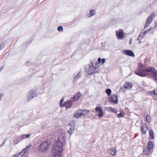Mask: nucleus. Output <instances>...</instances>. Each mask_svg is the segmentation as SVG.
Returning <instances> with one entry per match:
<instances>
[{"label": "nucleus", "mask_w": 157, "mask_h": 157, "mask_svg": "<svg viewBox=\"0 0 157 157\" xmlns=\"http://www.w3.org/2000/svg\"><path fill=\"white\" fill-rule=\"evenodd\" d=\"M25 138H30V135L29 134H24Z\"/></svg>", "instance_id": "nucleus-38"}, {"label": "nucleus", "mask_w": 157, "mask_h": 157, "mask_svg": "<svg viewBox=\"0 0 157 157\" xmlns=\"http://www.w3.org/2000/svg\"><path fill=\"white\" fill-rule=\"evenodd\" d=\"M151 67L146 68L141 63L139 66L138 70L135 71L136 74L141 77H145L147 75H149Z\"/></svg>", "instance_id": "nucleus-1"}, {"label": "nucleus", "mask_w": 157, "mask_h": 157, "mask_svg": "<svg viewBox=\"0 0 157 157\" xmlns=\"http://www.w3.org/2000/svg\"><path fill=\"white\" fill-rule=\"evenodd\" d=\"M63 98L60 101L59 105H60L61 107L64 106L66 105L65 108L66 109L70 108L72 106L73 104V101H71V99L70 100H67V102H64V103H63Z\"/></svg>", "instance_id": "nucleus-5"}, {"label": "nucleus", "mask_w": 157, "mask_h": 157, "mask_svg": "<svg viewBox=\"0 0 157 157\" xmlns=\"http://www.w3.org/2000/svg\"><path fill=\"white\" fill-rule=\"evenodd\" d=\"M12 156L13 157H17V155H13Z\"/></svg>", "instance_id": "nucleus-49"}, {"label": "nucleus", "mask_w": 157, "mask_h": 157, "mask_svg": "<svg viewBox=\"0 0 157 157\" xmlns=\"http://www.w3.org/2000/svg\"><path fill=\"white\" fill-rule=\"evenodd\" d=\"M67 132L69 134H71L73 133L74 131L75 127L74 125H71V124H70L67 126Z\"/></svg>", "instance_id": "nucleus-13"}, {"label": "nucleus", "mask_w": 157, "mask_h": 157, "mask_svg": "<svg viewBox=\"0 0 157 157\" xmlns=\"http://www.w3.org/2000/svg\"><path fill=\"white\" fill-rule=\"evenodd\" d=\"M110 154L113 155L116 154V150L115 148H112L109 150Z\"/></svg>", "instance_id": "nucleus-21"}, {"label": "nucleus", "mask_w": 157, "mask_h": 157, "mask_svg": "<svg viewBox=\"0 0 157 157\" xmlns=\"http://www.w3.org/2000/svg\"><path fill=\"white\" fill-rule=\"evenodd\" d=\"M127 88L128 87H126L124 84L123 86L121 87L120 89V91L121 92H124L127 89Z\"/></svg>", "instance_id": "nucleus-20"}, {"label": "nucleus", "mask_w": 157, "mask_h": 157, "mask_svg": "<svg viewBox=\"0 0 157 157\" xmlns=\"http://www.w3.org/2000/svg\"><path fill=\"white\" fill-rule=\"evenodd\" d=\"M101 59L100 58H98V62L99 63L101 62Z\"/></svg>", "instance_id": "nucleus-43"}, {"label": "nucleus", "mask_w": 157, "mask_h": 157, "mask_svg": "<svg viewBox=\"0 0 157 157\" xmlns=\"http://www.w3.org/2000/svg\"><path fill=\"white\" fill-rule=\"evenodd\" d=\"M120 111V113L119 114H117V117L118 118L123 117L124 115V113L123 111H121V110Z\"/></svg>", "instance_id": "nucleus-24"}, {"label": "nucleus", "mask_w": 157, "mask_h": 157, "mask_svg": "<svg viewBox=\"0 0 157 157\" xmlns=\"http://www.w3.org/2000/svg\"><path fill=\"white\" fill-rule=\"evenodd\" d=\"M155 90H153L152 91H151L150 92H149V94H150L151 95H155Z\"/></svg>", "instance_id": "nucleus-37"}, {"label": "nucleus", "mask_w": 157, "mask_h": 157, "mask_svg": "<svg viewBox=\"0 0 157 157\" xmlns=\"http://www.w3.org/2000/svg\"><path fill=\"white\" fill-rule=\"evenodd\" d=\"M49 143L47 141H44L41 143L38 147V150L41 152H46L49 148Z\"/></svg>", "instance_id": "nucleus-4"}, {"label": "nucleus", "mask_w": 157, "mask_h": 157, "mask_svg": "<svg viewBox=\"0 0 157 157\" xmlns=\"http://www.w3.org/2000/svg\"><path fill=\"white\" fill-rule=\"evenodd\" d=\"M123 31L122 30H119L118 31H116V36H117V38L118 39H122L124 37V35L123 33Z\"/></svg>", "instance_id": "nucleus-12"}, {"label": "nucleus", "mask_w": 157, "mask_h": 157, "mask_svg": "<svg viewBox=\"0 0 157 157\" xmlns=\"http://www.w3.org/2000/svg\"><path fill=\"white\" fill-rule=\"evenodd\" d=\"M150 136L152 139L154 138V133L152 130H151L150 132Z\"/></svg>", "instance_id": "nucleus-32"}, {"label": "nucleus", "mask_w": 157, "mask_h": 157, "mask_svg": "<svg viewBox=\"0 0 157 157\" xmlns=\"http://www.w3.org/2000/svg\"><path fill=\"white\" fill-rule=\"evenodd\" d=\"M81 96V94L80 92H78L76 94L73 98H71L72 101H75L79 99Z\"/></svg>", "instance_id": "nucleus-16"}, {"label": "nucleus", "mask_w": 157, "mask_h": 157, "mask_svg": "<svg viewBox=\"0 0 157 157\" xmlns=\"http://www.w3.org/2000/svg\"><path fill=\"white\" fill-rule=\"evenodd\" d=\"M129 43H130V44H131L132 43V39H130V40H129Z\"/></svg>", "instance_id": "nucleus-46"}, {"label": "nucleus", "mask_w": 157, "mask_h": 157, "mask_svg": "<svg viewBox=\"0 0 157 157\" xmlns=\"http://www.w3.org/2000/svg\"><path fill=\"white\" fill-rule=\"evenodd\" d=\"M151 151V150L148 149L146 147V149H144V152L145 154L147 155Z\"/></svg>", "instance_id": "nucleus-28"}, {"label": "nucleus", "mask_w": 157, "mask_h": 157, "mask_svg": "<svg viewBox=\"0 0 157 157\" xmlns=\"http://www.w3.org/2000/svg\"><path fill=\"white\" fill-rule=\"evenodd\" d=\"M141 42V41H139V44H140Z\"/></svg>", "instance_id": "nucleus-52"}, {"label": "nucleus", "mask_w": 157, "mask_h": 157, "mask_svg": "<svg viewBox=\"0 0 157 157\" xmlns=\"http://www.w3.org/2000/svg\"><path fill=\"white\" fill-rule=\"evenodd\" d=\"M58 139L57 140V141L59 140H58V139H59V136H58Z\"/></svg>", "instance_id": "nucleus-51"}, {"label": "nucleus", "mask_w": 157, "mask_h": 157, "mask_svg": "<svg viewBox=\"0 0 157 157\" xmlns=\"http://www.w3.org/2000/svg\"><path fill=\"white\" fill-rule=\"evenodd\" d=\"M147 129V126L146 124L142 126L141 127V130L142 133L143 134H145Z\"/></svg>", "instance_id": "nucleus-18"}, {"label": "nucleus", "mask_w": 157, "mask_h": 157, "mask_svg": "<svg viewBox=\"0 0 157 157\" xmlns=\"http://www.w3.org/2000/svg\"><path fill=\"white\" fill-rule=\"evenodd\" d=\"M144 36H143V35H142V33L141 34H140L137 40H142L144 37Z\"/></svg>", "instance_id": "nucleus-34"}, {"label": "nucleus", "mask_w": 157, "mask_h": 157, "mask_svg": "<svg viewBox=\"0 0 157 157\" xmlns=\"http://www.w3.org/2000/svg\"><path fill=\"white\" fill-rule=\"evenodd\" d=\"M74 116L77 118H79L82 117L81 109H79L77 110L74 114Z\"/></svg>", "instance_id": "nucleus-17"}, {"label": "nucleus", "mask_w": 157, "mask_h": 157, "mask_svg": "<svg viewBox=\"0 0 157 157\" xmlns=\"http://www.w3.org/2000/svg\"><path fill=\"white\" fill-rule=\"evenodd\" d=\"M122 52L124 54L132 57L135 56V55L134 53L131 50H124Z\"/></svg>", "instance_id": "nucleus-14"}, {"label": "nucleus", "mask_w": 157, "mask_h": 157, "mask_svg": "<svg viewBox=\"0 0 157 157\" xmlns=\"http://www.w3.org/2000/svg\"><path fill=\"white\" fill-rule=\"evenodd\" d=\"M32 146L31 144H30L28 146L25 148L23 150V151L24 152V153H25L27 151H28L29 149V148L31 147Z\"/></svg>", "instance_id": "nucleus-26"}, {"label": "nucleus", "mask_w": 157, "mask_h": 157, "mask_svg": "<svg viewBox=\"0 0 157 157\" xmlns=\"http://www.w3.org/2000/svg\"><path fill=\"white\" fill-rule=\"evenodd\" d=\"M81 112L82 117H84L88 114L89 111L86 110L81 109Z\"/></svg>", "instance_id": "nucleus-22"}, {"label": "nucleus", "mask_w": 157, "mask_h": 157, "mask_svg": "<svg viewBox=\"0 0 157 157\" xmlns=\"http://www.w3.org/2000/svg\"><path fill=\"white\" fill-rule=\"evenodd\" d=\"M59 26L57 28V30H58V31H59Z\"/></svg>", "instance_id": "nucleus-50"}, {"label": "nucleus", "mask_w": 157, "mask_h": 157, "mask_svg": "<svg viewBox=\"0 0 157 157\" xmlns=\"http://www.w3.org/2000/svg\"><path fill=\"white\" fill-rule=\"evenodd\" d=\"M25 154L24 152L22 151L17 155V157H21Z\"/></svg>", "instance_id": "nucleus-31"}, {"label": "nucleus", "mask_w": 157, "mask_h": 157, "mask_svg": "<svg viewBox=\"0 0 157 157\" xmlns=\"http://www.w3.org/2000/svg\"><path fill=\"white\" fill-rule=\"evenodd\" d=\"M5 141H4V142H3V143H2V144L1 145H0V147H1V146H2L4 144V143H5Z\"/></svg>", "instance_id": "nucleus-48"}, {"label": "nucleus", "mask_w": 157, "mask_h": 157, "mask_svg": "<svg viewBox=\"0 0 157 157\" xmlns=\"http://www.w3.org/2000/svg\"><path fill=\"white\" fill-rule=\"evenodd\" d=\"M37 96V94L36 91L34 90L30 91L29 92V94L28 96V101H30L31 99Z\"/></svg>", "instance_id": "nucleus-9"}, {"label": "nucleus", "mask_w": 157, "mask_h": 157, "mask_svg": "<svg viewBox=\"0 0 157 157\" xmlns=\"http://www.w3.org/2000/svg\"><path fill=\"white\" fill-rule=\"evenodd\" d=\"M105 92L107 94L108 96H109L110 95L111 93V90L110 89H107L106 90Z\"/></svg>", "instance_id": "nucleus-29"}, {"label": "nucleus", "mask_w": 157, "mask_h": 157, "mask_svg": "<svg viewBox=\"0 0 157 157\" xmlns=\"http://www.w3.org/2000/svg\"><path fill=\"white\" fill-rule=\"evenodd\" d=\"M80 72H79L74 74V78L75 79H78L80 77Z\"/></svg>", "instance_id": "nucleus-25"}, {"label": "nucleus", "mask_w": 157, "mask_h": 157, "mask_svg": "<svg viewBox=\"0 0 157 157\" xmlns=\"http://www.w3.org/2000/svg\"><path fill=\"white\" fill-rule=\"evenodd\" d=\"M154 28L153 27H152V26H151L150 28L149 29L150 30V31H151L152 29Z\"/></svg>", "instance_id": "nucleus-45"}, {"label": "nucleus", "mask_w": 157, "mask_h": 157, "mask_svg": "<svg viewBox=\"0 0 157 157\" xmlns=\"http://www.w3.org/2000/svg\"><path fill=\"white\" fill-rule=\"evenodd\" d=\"M99 63L98 62H96L95 64V66L94 67L96 69V70H97V67H98L99 65Z\"/></svg>", "instance_id": "nucleus-36"}, {"label": "nucleus", "mask_w": 157, "mask_h": 157, "mask_svg": "<svg viewBox=\"0 0 157 157\" xmlns=\"http://www.w3.org/2000/svg\"><path fill=\"white\" fill-rule=\"evenodd\" d=\"M155 13L153 12L147 17L146 20V22L145 25L144 29H146L150 25L155 17Z\"/></svg>", "instance_id": "nucleus-6"}, {"label": "nucleus", "mask_w": 157, "mask_h": 157, "mask_svg": "<svg viewBox=\"0 0 157 157\" xmlns=\"http://www.w3.org/2000/svg\"><path fill=\"white\" fill-rule=\"evenodd\" d=\"M153 147V144L152 142L151 141H149L148 143L147 148L148 149L151 150Z\"/></svg>", "instance_id": "nucleus-19"}, {"label": "nucleus", "mask_w": 157, "mask_h": 157, "mask_svg": "<svg viewBox=\"0 0 157 157\" xmlns=\"http://www.w3.org/2000/svg\"><path fill=\"white\" fill-rule=\"evenodd\" d=\"M85 71L89 75L93 74L97 72V70L94 66L93 63H91L90 65H87L86 66Z\"/></svg>", "instance_id": "nucleus-3"}, {"label": "nucleus", "mask_w": 157, "mask_h": 157, "mask_svg": "<svg viewBox=\"0 0 157 157\" xmlns=\"http://www.w3.org/2000/svg\"><path fill=\"white\" fill-rule=\"evenodd\" d=\"M146 120L148 122H151V118L150 116L149 115H147L146 117Z\"/></svg>", "instance_id": "nucleus-33"}, {"label": "nucleus", "mask_w": 157, "mask_h": 157, "mask_svg": "<svg viewBox=\"0 0 157 157\" xmlns=\"http://www.w3.org/2000/svg\"><path fill=\"white\" fill-rule=\"evenodd\" d=\"M155 95H157V89L156 90H155Z\"/></svg>", "instance_id": "nucleus-47"}, {"label": "nucleus", "mask_w": 157, "mask_h": 157, "mask_svg": "<svg viewBox=\"0 0 157 157\" xmlns=\"http://www.w3.org/2000/svg\"><path fill=\"white\" fill-rule=\"evenodd\" d=\"M95 111L96 112H99L98 115L99 117H101L103 116L104 113L101 107H96L95 108Z\"/></svg>", "instance_id": "nucleus-11"}, {"label": "nucleus", "mask_w": 157, "mask_h": 157, "mask_svg": "<svg viewBox=\"0 0 157 157\" xmlns=\"http://www.w3.org/2000/svg\"><path fill=\"white\" fill-rule=\"evenodd\" d=\"M52 157H59V146L55 144L52 148Z\"/></svg>", "instance_id": "nucleus-7"}, {"label": "nucleus", "mask_w": 157, "mask_h": 157, "mask_svg": "<svg viewBox=\"0 0 157 157\" xmlns=\"http://www.w3.org/2000/svg\"><path fill=\"white\" fill-rule=\"evenodd\" d=\"M153 97L154 99L157 100V95H154Z\"/></svg>", "instance_id": "nucleus-44"}, {"label": "nucleus", "mask_w": 157, "mask_h": 157, "mask_svg": "<svg viewBox=\"0 0 157 157\" xmlns=\"http://www.w3.org/2000/svg\"><path fill=\"white\" fill-rule=\"evenodd\" d=\"M22 136L21 137L20 136L19 137H17L14 140V141L17 142V141H18V142L17 143H16V144H17L18 142H20L23 140V139L22 138Z\"/></svg>", "instance_id": "nucleus-27"}, {"label": "nucleus", "mask_w": 157, "mask_h": 157, "mask_svg": "<svg viewBox=\"0 0 157 157\" xmlns=\"http://www.w3.org/2000/svg\"><path fill=\"white\" fill-rule=\"evenodd\" d=\"M105 59L104 58L102 59H101V62H102V64H103L105 62Z\"/></svg>", "instance_id": "nucleus-42"}, {"label": "nucleus", "mask_w": 157, "mask_h": 157, "mask_svg": "<svg viewBox=\"0 0 157 157\" xmlns=\"http://www.w3.org/2000/svg\"><path fill=\"white\" fill-rule=\"evenodd\" d=\"M105 110L110 113H114L117 114V111L116 109L114 108L111 107H105Z\"/></svg>", "instance_id": "nucleus-15"}, {"label": "nucleus", "mask_w": 157, "mask_h": 157, "mask_svg": "<svg viewBox=\"0 0 157 157\" xmlns=\"http://www.w3.org/2000/svg\"><path fill=\"white\" fill-rule=\"evenodd\" d=\"M90 15L89 16V17H90L94 15L95 14V10H91L90 12Z\"/></svg>", "instance_id": "nucleus-30"}, {"label": "nucleus", "mask_w": 157, "mask_h": 157, "mask_svg": "<svg viewBox=\"0 0 157 157\" xmlns=\"http://www.w3.org/2000/svg\"><path fill=\"white\" fill-rule=\"evenodd\" d=\"M21 137L22 136V138L23 139V140L25 139V136L24 134H22L20 135Z\"/></svg>", "instance_id": "nucleus-41"}, {"label": "nucleus", "mask_w": 157, "mask_h": 157, "mask_svg": "<svg viewBox=\"0 0 157 157\" xmlns=\"http://www.w3.org/2000/svg\"><path fill=\"white\" fill-rule=\"evenodd\" d=\"M109 101L111 103L116 104L118 103L117 96L116 94H113L109 98Z\"/></svg>", "instance_id": "nucleus-10"}, {"label": "nucleus", "mask_w": 157, "mask_h": 157, "mask_svg": "<svg viewBox=\"0 0 157 157\" xmlns=\"http://www.w3.org/2000/svg\"><path fill=\"white\" fill-rule=\"evenodd\" d=\"M149 75L151 76L153 80L157 81V70H155V68L151 67Z\"/></svg>", "instance_id": "nucleus-8"}, {"label": "nucleus", "mask_w": 157, "mask_h": 157, "mask_svg": "<svg viewBox=\"0 0 157 157\" xmlns=\"http://www.w3.org/2000/svg\"><path fill=\"white\" fill-rule=\"evenodd\" d=\"M124 84L126 87H128L127 89H131L132 87V84L131 83L126 82Z\"/></svg>", "instance_id": "nucleus-23"}, {"label": "nucleus", "mask_w": 157, "mask_h": 157, "mask_svg": "<svg viewBox=\"0 0 157 157\" xmlns=\"http://www.w3.org/2000/svg\"><path fill=\"white\" fill-rule=\"evenodd\" d=\"M4 47V44H2L0 45V50L2 49Z\"/></svg>", "instance_id": "nucleus-39"}, {"label": "nucleus", "mask_w": 157, "mask_h": 157, "mask_svg": "<svg viewBox=\"0 0 157 157\" xmlns=\"http://www.w3.org/2000/svg\"><path fill=\"white\" fill-rule=\"evenodd\" d=\"M63 31V27L61 26H59V32L62 31Z\"/></svg>", "instance_id": "nucleus-40"}, {"label": "nucleus", "mask_w": 157, "mask_h": 157, "mask_svg": "<svg viewBox=\"0 0 157 157\" xmlns=\"http://www.w3.org/2000/svg\"><path fill=\"white\" fill-rule=\"evenodd\" d=\"M0 157H1V156H0Z\"/></svg>", "instance_id": "nucleus-53"}, {"label": "nucleus", "mask_w": 157, "mask_h": 157, "mask_svg": "<svg viewBox=\"0 0 157 157\" xmlns=\"http://www.w3.org/2000/svg\"><path fill=\"white\" fill-rule=\"evenodd\" d=\"M150 31V30L148 29L142 33V35H143V36H144L147 33H148Z\"/></svg>", "instance_id": "nucleus-35"}, {"label": "nucleus", "mask_w": 157, "mask_h": 157, "mask_svg": "<svg viewBox=\"0 0 157 157\" xmlns=\"http://www.w3.org/2000/svg\"><path fill=\"white\" fill-rule=\"evenodd\" d=\"M65 132L64 130H62L59 132V157H61L62 154L60 151L63 150V146L66 144V140L65 138Z\"/></svg>", "instance_id": "nucleus-2"}]
</instances>
